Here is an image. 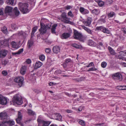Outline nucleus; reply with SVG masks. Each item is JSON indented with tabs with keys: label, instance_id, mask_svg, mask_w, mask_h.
<instances>
[{
	"label": "nucleus",
	"instance_id": "obj_19",
	"mask_svg": "<svg viewBox=\"0 0 126 126\" xmlns=\"http://www.w3.org/2000/svg\"><path fill=\"white\" fill-rule=\"evenodd\" d=\"M34 44L33 40L31 38L29 40L27 44V45L28 48H30Z\"/></svg>",
	"mask_w": 126,
	"mask_h": 126
},
{
	"label": "nucleus",
	"instance_id": "obj_34",
	"mask_svg": "<svg viewBox=\"0 0 126 126\" xmlns=\"http://www.w3.org/2000/svg\"><path fill=\"white\" fill-rule=\"evenodd\" d=\"M112 0H106L105 3L107 5H108L112 3Z\"/></svg>",
	"mask_w": 126,
	"mask_h": 126
},
{
	"label": "nucleus",
	"instance_id": "obj_55",
	"mask_svg": "<svg viewBox=\"0 0 126 126\" xmlns=\"http://www.w3.org/2000/svg\"><path fill=\"white\" fill-rule=\"evenodd\" d=\"M23 48L19 49V50L17 51L19 54H20L22 52H23Z\"/></svg>",
	"mask_w": 126,
	"mask_h": 126
},
{
	"label": "nucleus",
	"instance_id": "obj_38",
	"mask_svg": "<svg viewBox=\"0 0 126 126\" xmlns=\"http://www.w3.org/2000/svg\"><path fill=\"white\" fill-rule=\"evenodd\" d=\"M71 46L76 48H80V46L76 44H72Z\"/></svg>",
	"mask_w": 126,
	"mask_h": 126
},
{
	"label": "nucleus",
	"instance_id": "obj_4",
	"mask_svg": "<svg viewBox=\"0 0 126 126\" xmlns=\"http://www.w3.org/2000/svg\"><path fill=\"white\" fill-rule=\"evenodd\" d=\"M37 121L39 124H42V126H48L51 123L49 121H44L42 118L39 117L37 119Z\"/></svg>",
	"mask_w": 126,
	"mask_h": 126
},
{
	"label": "nucleus",
	"instance_id": "obj_35",
	"mask_svg": "<svg viewBox=\"0 0 126 126\" xmlns=\"http://www.w3.org/2000/svg\"><path fill=\"white\" fill-rule=\"evenodd\" d=\"M97 70V69L96 68L94 67H92L91 68H90L87 70L88 71H96Z\"/></svg>",
	"mask_w": 126,
	"mask_h": 126
},
{
	"label": "nucleus",
	"instance_id": "obj_33",
	"mask_svg": "<svg viewBox=\"0 0 126 126\" xmlns=\"http://www.w3.org/2000/svg\"><path fill=\"white\" fill-rule=\"evenodd\" d=\"M62 72V71L60 70H56L54 72L55 74L59 75V74H61Z\"/></svg>",
	"mask_w": 126,
	"mask_h": 126
},
{
	"label": "nucleus",
	"instance_id": "obj_48",
	"mask_svg": "<svg viewBox=\"0 0 126 126\" xmlns=\"http://www.w3.org/2000/svg\"><path fill=\"white\" fill-rule=\"evenodd\" d=\"M122 86H118L117 87V89L120 90H126V88H122Z\"/></svg>",
	"mask_w": 126,
	"mask_h": 126
},
{
	"label": "nucleus",
	"instance_id": "obj_21",
	"mask_svg": "<svg viewBox=\"0 0 126 126\" xmlns=\"http://www.w3.org/2000/svg\"><path fill=\"white\" fill-rule=\"evenodd\" d=\"M106 17L107 16L106 15H103L100 19V21L103 23H105L106 22Z\"/></svg>",
	"mask_w": 126,
	"mask_h": 126
},
{
	"label": "nucleus",
	"instance_id": "obj_42",
	"mask_svg": "<svg viewBox=\"0 0 126 126\" xmlns=\"http://www.w3.org/2000/svg\"><path fill=\"white\" fill-rule=\"evenodd\" d=\"M78 39L80 41L84 42V41L85 39V38L82 35H81V36H80V37H79V39Z\"/></svg>",
	"mask_w": 126,
	"mask_h": 126
},
{
	"label": "nucleus",
	"instance_id": "obj_46",
	"mask_svg": "<svg viewBox=\"0 0 126 126\" xmlns=\"http://www.w3.org/2000/svg\"><path fill=\"white\" fill-rule=\"evenodd\" d=\"M85 9H84V8L82 7H81L79 9V11L81 13L83 14V13L84 12V11Z\"/></svg>",
	"mask_w": 126,
	"mask_h": 126
},
{
	"label": "nucleus",
	"instance_id": "obj_10",
	"mask_svg": "<svg viewBox=\"0 0 126 126\" xmlns=\"http://www.w3.org/2000/svg\"><path fill=\"white\" fill-rule=\"evenodd\" d=\"M7 115L6 112L3 111L0 113V119H7Z\"/></svg>",
	"mask_w": 126,
	"mask_h": 126
},
{
	"label": "nucleus",
	"instance_id": "obj_64",
	"mask_svg": "<svg viewBox=\"0 0 126 126\" xmlns=\"http://www.w3.org/2000/svg\"><path fill=\"white\" fill-rule=\"evenodd\" d=\"M121 65L124 67H126V63H122Z\"/></svg>",
	"mask_w": 126,
	"mask_h": 126
},
{
	"label": "nucleus",
	"instance_id": "obj_57",
	"mask_svg": "<svg viewBox=\"0 0 126 126\" xmlns=\"http://www.w3.org/2000/svg\"><path fill=\"white\" fill-rule=\"evenodd\" d=\"M64 93L66 95L68 96L69 97L71 96V94L66 92H64Z\"/></svg>",
	"mask_w": 126,
	"mask_h": 126
},
{
	"label": "nucleus",
	"instance_id": "obj_51",
	"mask_svg": "<svg viewBox=\"0 0 126 126\" xmlns=\"http://www.w3.org/2000/svg\"><path fill=\"white\" fill-rule=\"evenodd\" d=\"M89 11L87 10L86 9H85L84 10V12L83 13V14H89Z\"/></svg>",
	"mask_w": 126,
	"mask_h": 126
},
{
	"label": "nucleus",
	"instance_id": "obj_5",
	"mask_svg": "<svg viewBox=\"0 0 126 126\" xmlns=\"http://www.w3.org/2000/svg\"><path fill=\"white\" fill-rule=\"evenodd\" d=\"M24 80V79L22 77H18L15 79L14 81L15 82L17 83L19 87H21L23 84V81Z\"/></svg>",
	"mask_w": 126,
	"mask_h": 126
},
{
	"label": "nucleus",
	"instance_id": "obj_50",
	"mask_svg": "<svg viewBox=\"0 0 126 126\" xmlns=\"http://www.w3.org/2000/svg\"><path fill=\"white\" fill-rule=\"evenodd\" d=\"M68 16H70L72 17H73L74 16L72 14V12L71 11H70L68 12Z\"/></svg>",
	"mask_w": 126,
	"mask_h": 126
},
{
	"label": "nucleus",
	"instance_id": "obj_1",
	"mask_svg": "<svg viewBox=\"0 0 126 126\" xmlns=\"http://www.w3.org/2000/svg\"><path fill=\"white\" fill-rule=\"evenodd\" d=\"M40 28L39 29V31L40 34L42 35H43L45 34L47 29H50L51 27V25L50 24H44L41 21H40Z\"/></svg>",
	"mask_w": 126,
	"mask_h": 126
},
{
	"label": "nucleus",
	"instance_id": "obj_62",
	"mask_svg": "<svg viewBox=\"0 0 126 126\" xmlns=\"http://www.w3.org/2000/svg\"><path fill=\"white\" fill-rule=\"evenodd\" d=\"M15 14L16 16H18L19 15V11H15Z\"/></svg>",
	"mask_w": 126,
	"mask_h": 126
},
{
	"label": "nucleus",
	"instance_id": "obj_7",
	"mask_svg": "<svg viewBox=\"0 0 126 126\" xmlns=\"http://www.w3.org/2000/svg\"><path fill=\"white\" fill-rule=\"evenodd\" d=\"M22 118V115L20 111H18V117L16 119V122L17 123L19 124L21 126H24L23 124L21 123Z\"/></svg>",
	"mask_w": 126,
	"mask_h": 126
},
{
	"label": "nucleus",
	"instance_id": "obj_41",
	"mask_svg": "<svg viewBox=\"0 0 126 126\" xmlns=\"http://www.w3.org/2000/svg\"><path fill=\"white\" fill-rule=\"evenodd\" d=\"M39 58L40 60L43 61L45 60V57L44 55H42L40 56Z\"/></svg>",
	"mask_w": 126,
	"mask_h": 126
},
{
	"label": "nucleus",
	"instance_id": "obj_63",
	"mask_svg": "<svg viewBox=\"0 0 126 126\" xmlns=\"http://www.w3.org/2000/svg\"><path fill=\"white\" fill-rule=\"evenodd\" d=\"M72 7L70 6H68L66 7V9L67 10L70 9Z\"/></svg>",
	"mask_w": 126,
	"mask_h": 126
},
{
	"label": "nucleus",
	"instance_id": "obj_32",
	"mask_svg": "<svg viewBox=\"0 0 126 126\" xmlns=\"http://www.w3.org/2000/svg\"><path fill=\"white\" fill-rule=\"evenodd\" d=\"M115 14L114 12H110L108 14V17L109 18L112 17Z\"/></svg>",
	"mask_w": 126,
	"mask_h": 126
},
{
	"label": "nucleus",
	"instance_id": "obj_60",
	"mask_svg": "<svg viewBox=\"0 0 126 126\" xmlns=\"http://www.w3.org/2000/svg\"><path fill=\"white\" fill-rule=\"evenodd\" d=\"M15 122L14 121H10V125L11 126H12L14 124Z\"/></svg>",
	"mask_w": 126,
	"mask_h": 126
},
{
	"label": "nucleus",
	"instance_id": "obj_39",
	"mask_svg": "<svg viewBox=\"0 0 126 126\" xmlns=\"http://www.w3.org/2000/svg\"><path fill=\"white\" fill-rule=\"evenodd\" d=\"M119 54L123 56L126 55V50L120 51L119 52Z\"/></svg>",
	"mask_w": 126,
	"mask_h": 126
},
{
	"label": "nucleus",
	"instance_id": "obj_6",
	"mask_svg": "<svg viewBox=\"0 0 126 126\" xmlns=\"http://www.w3.org/2000/svg\"><path fill=\"white\" fill-rule=\"evenodd\" d=\"M112 78L115 80L120 81L122 79L121 75L118 73L114 74L112 76Z\"/></svg>",
	"mask_w": 126,
	"mask_h": 126
},
{
	"label": "nucleus",
	"instance_id": "obj_52",
	"mask_svg": "<svg viewBox=\"0 0 126 126\" xmlns=\"http://www.w3.org/2000/svg\"><path fill=\"white\" fill-rule=\"evenodd\" d=\"M65 61L66 63H68L69 62H71L72 61L69 59H67L65 60Z\"/></svg>",
	"mask_w": 126,
	"mask_h": 126
},
{
	"label": "nucleus",
	"instance_id": "obj_26",
	"mask_svg": "<svg viewBox=\"0 0 126 126\" xmlns=\"http://www.w3.org/2000/svg\"><path fill=\"white\" fill-rule=\"evenodd\" d=\"M100 13L99 10L98 9H94L92 11V13L95 14L96 15H98Z\"/></svg>",
	"mask_w": 126,
	"mask_h": 126
},
{
	"label": "nucleus",
	"instance_id": "obj_14",
	"mask_svg": "<svg viewBox=\"0 0 126 126\" xmlns=\"http://www.w3.org/2000/svg\"><path fill=\"white\" fill-rule=\"evenodd\" d=\"M7 51L6 50H2L0 51V57L3 58L7 55Z\"/></svg>",
	"mask_w": 126,
	"mask_h": 126
},
{
	"label": "nucleus",
	"instance_id": "obj_12",
	"mask_svg": "<svg viewBox=\"0 0 126 126\" xmlns=\"http://www.w3.org/2000/svg\"><path fill=\"white\" fill-rule=\"evenodd\" d=\"M60 47L57 46H54L53 48V52L56 54H58L60 53Z\"/></svg>",
	"mask_w": 126,
	"mask_h": 126
},
{
	"label": "nucleus",
	"instance_id": "obj_43",
	"mask_svg": "<svg viewBox=\"0 0 126 126\" xmlns=\"http://www.w3.org/2000/svg\"><path fill=\"white\" fill-rule=\"evenodd\" d=\"M98 4L100 6L102 7L104 5V3L103 1L100 0Z\"/></svg>",
	"mask_w": 126,
	"mask_h": 126
},
{
	"label": "nucleus",
	"instance_id": "obj_25",
	"mask_svg": "<svg viewBox=\"0 0 126 126\" xmlns=\"http://www.w3.org/2000/svg\"><path fill=\"white\" fill-rule=\"evenodd\" d=\"M108 49L111 55H114L116 53L114 50L110 47L109 46L108 47Z\"/></svg>",
	"mask_w": 126,
	"mask_h": 126
},
{
	"label": "nucleus",
	"instance_id": "obj_20",
	"mask_svg": "<svg viewBox=\"0 0 126 126\" xmlns=\"http://www.w3.org/2000/svg\"><path fill=\"white\" fill-rule=\"evenodd\" d=\"M18 34L19 36H21L24 38H25L26 37V34L22 31L19 32Z\"/></svg>",
	"mask_w": 126,
	"mask_h": 126
},
{
	"label": "nucleus",
	"instance_id": "obj_15",
	"mask_svg": "<svg viewBox=\"0 0 126 126\" xmlns=\"http://www.w3.org/2000/svg\"><path fill=\"white\" fill-rule=\"evenodd\" d=\"M92 18L91 17H89L87 18L86 21H83V23L86 26H89L91 22Z\"/></svg>",
	"mask_w": 126,
	"mask_h": 126
},
{
	"label": "nucleus",
	"instance_id": "obj_23",
	"mask_svg": "<svg viewBox=\"0 0 126 126\" xmlns=\"http://www.w3.org/2000/svg\"><path fill=\"white\" fill-rule=\"evenodd\" d=\"M57 26V24H55L52 26L51 29V32L53 34H55L56 33L55 30Z\"/></svg>",
	"mask_w": 126,
	"mask_h": 126
},
{
	"label": "nucleus",
	"instance_id": "obj_27",
	"mask_svg": "<svg viewBox=\"0 0 126 126\" xmlns=\"http://www.w3.org/2000/svg\"><path fill=\"white\" fill-rule=\"evenodd\" d=\"M11 44L13 47L17 49L19 47L18 46L17 44L14 41H13L11 43Z\"/></svg>",
	"mask_w": 126,
	"mask_h": 126
},
{
	"label": "nucleus",
	"instance_id": "obj_61",
	"mask_svg": "<svg viewBox=\"0 0 126 126\" xmlns=\"http://www.w3.org/2000/svg\"><path fill=\"white\" fill-rule=\"evenodd\" d=\"M105 124L104 123H99V124H96L95 125L96 126H97L98 125H99L100 126H103V125H104Z\"/></svg>",
	"mask_w": 126,
	"mask_h": 126
},
{
	"label": "nucleus",
	"instance_id": "obj_44",
	"mask_svg": "<svg viewBox=\"0 0 126 126\" xmlns=\"http://www.w3.org/2000/svg\"><path fill=\"white\" fill-rule=\"evenodd\" d=\"M79 123L80 125L82 126H84L85 125L84 122L82 120L79 121Z\"/></svg>",
	"mask_w": 126,
	"mask_h": 126
},
{
	"label": "nucleus",
	"instance_id": "obj_13",
	"mask_svg": "<svg viewBox=\"0 0 126 126\" xmlns=\"http://www.w3.org/2000/svg\"><path fill=\"white\" fill-rule=\"evenodd\" d=\"M81 35L82 34L77 31H75L74 32L73 37L75 39H78L79 37H80Z\"/></svg>",
	"mask_w": 126,
	"mask_h": 126
},
{
	"label": "nucleus",
	"instance_id": "obj_17",
	"mask_svg": "<svg viewBox=\"0 0 126 126\" xmlns=\"http://www.w3.org/2000/svg\"><path fill=\"white\" fill-rule=\"evenodd\" d=\"M71 35L70 34L68 33H64L62 35V39H66L68 38Z\"/></svg>",
	"mask_w": 126,
	"mask_h": 126
},
{
	"label": "nucleus",
	"instance_id": "obj_45",
	"mask_svg": "<svg viewBox=\"0 0 126 126\" xmlns=\"http://www.w3.org/2000/svg\"><path fill=\"white\" fill-rule=\"evenodd\" d=\"M62 21L65 23H70L71 22L70 21L65 19H64L63 20H62Z\"/></svg>",
	"mask_w": 126,
	"mask_h": 126
},
{
	"label": "nucleus",
	"instance_id": "obj_58",
	"mask_svg": "<svg viewBox=\"0 0 126 126\" xmlns=\"http://www.w3.org/2000/svg\"><path fill=\"white\" fill-rule=\"evenodd\" d=\"M7 63V61L5 60L3 61L2 62V64L4 65H5Z\"/></svg>",
	"mask_w": 126,
	"mask_h": 126
},
{
	"label": "nucleus",
	"instance_id": "obj_31",
	"mask_svg": "<svg viewBox=\"0 0 126 126\" xmlns=\"http://www.w3.org/2000/svg\"><path fill=\"white\" fill-rule=\"evenodd\" d=\"M14 0H6V3L8 5H12L14 4Z\"/></svg>",
	"mask_w": 126,
	"mask_h": 126
},
{
	"label": "nucleus",
	"instance_id": "obj_47",
	"mask_svg": "<svg viewBox=\"0 0 126 126\" xmlns=\"http://www.w3.org/2000/svg\"><path fill=\"white\" fill-rule=\"evenodd\" d=\"M2 74L5 76H6L7 74L8 73L7 71L3 70L2 72Z\"/></svg>",
	"mask_w": 126,
	"mask_h": 126
},
{
	"label": "nucleus",
	"instance_id": "obj_22",
	"mask_svg": "<svg viewBox=\"0 0 126 126\" xmlns=\"http://www.w3.org/2000/svg\"><path fill=\"white\" fill-rule=\"evenodd\" d=\"M56 119L60 121H62V116L60 114L56 113Z\"/></svg>",
	"mask_w": 126,
	"mask_h": 126
},
{
	"label": "nucleus",
	"instance_id": "obj_49",
	"mask_svg": "<svg viewBox=\"0 0 126 126\" xmlns=\"http://www.w3.org/2000/svg\"><path fill=\"white\" fill-rule=\"evenodd\" d=\"M51 50L49 48H46L45 49L46 52L47 53H50Z\"/></svg>",
	"mask_w": 126,
	"mask_h": 126
},
{
	"label": "nucleus",
	"instance_id": "obj_37",
	"mask_svg": "<svg viewBox=\"0 0 126 126\" xmlns=\"http://www.w3.org/2000/svg\"><path fill=\"white\" fill-rule=\"evenodd\" d=\"M85 79V77H81L79 78H78V82H80L82 81H84Z\"/></svg>",
	"mask_w": 126,
	"mask_h": 126
},
{
	"label": "nucleus",
	"instance_id": "obj_30",
	"mask_svg": "<svg viewBox=\"0 0 126 126\" xmlns=\"http://www.w3.org/2000/svg\"><path fill=\"white\" fill-rule=\"evenodd\" d=\"M28 113L29 115L32 116H33L35 115V112L32 111V110H28Z\"/></svg>",
	"mask_w": 126,
	"mask_h": 126
},
{
	"label": "nucleus",
	"instance_id": "obj_56",
	"mask_svg": "<svg viewBox=\"0 0 126 126\" xmlns=\"http://www.w3.org/2000/svg\"><path fill=\"white\" fill-rule=\"evenodd\" d=\"M122 31L124 33L126 34V28H123L121 29Z\"/></svg>",
	"mask_w": 126,
	"mask_h": 126
},
{
	"label": "nucleus",
	"instance_id": "obj_3",
	"mask_svg": "<svg viewBox=\"0 0 126 126\" xmlns=\"http://www.w3.org/2000/svg\"><path fill=\"white\" fill-rule=\"evenodd\" d=\"M13 102L14 103L20 105L22 103V98L20 97L18 94H16L14 97L13 99Z\"/></svg>",
	"mask_w": 126,
	"mask_h": 126
},
{
	"label": "nucleus",
	"instance_id": "obj_24",
	"mask_svg": "<svg viewBox=\"0 0 126 126\" xmlns=\"http://www.w3.org/2000/svg\"><path fill=\"white\" fill-rule=\"evenodd\" d=\"M12 8L11 7L7 6L5 8V12L6 13H10L12 12Z\"/></svg>",
	"mask_w": 126,
	"mask_h": 126
},
{
	"label": "nucleus",
	"instance_id": "obj_8",
	"mask_svg": "<svg viewBox=\"0 0 126 126\" xmlns=\"http://www.w3.org/2000/svg\"><path fill=\"white\" fill-rule=\"evenodd\" d=\"M96 29L97 30H101L104 33L109 34L110 33V31L107 28L102 26L97 27Z\"/></svg>",
	"mask_w": 126,
	"mask_h": 126
},
{
	"label": "nucleus",
	"instance_id": "obj_16",
	"mask_svg": "<svg viewBox=\"0 0 126 126\" xmlns=\"http://www.w3.org/2000/svg\"><path fill=\"white\" fill-rule=\"evenodd\" d=\"M27 69V67L24 66H22L20 69V73L23 75H24Z\"/></svg>",
	"mask_w": 126,
	"mask_h": 126
},
{
	"label": "nucleus",
	"instance_id": "obj_59",
	"mask_svg": "<svg viewBox=\"0 0 126 126\" xmlns=\"http://www.w3.org/2000/svg\"><path fill=\"white\" fill-rule=\"evenodd\" d=\"M26 62L27 64H30L31 63V61L30 59H28L26 60Z\"/></svg>",
	"mask_w": 126,
	"mask_h": 126
},
{
	"label": "nucleus",
	"instance_id": "obj_9",
	"mask_svg": "<svg viewBox=\"0 0 126 126\" xmlns=\"http://www.w3.org/2000/svg\"><path fill=\"white\" fill-rule=\"evenodd\" d=\"M9 39H5L0 41V44L1 45V47H3L4 46H9Z\"/></svg>",
	"mask_w": 126,
	"mask_h": 126
},
{
	"label": "nucleus",
	"instance_id": "obj_40",
	"mask_svg": "<svg viewBox=\"0 0 126 126\" xmlns=\"http://www.w3.org/2000/svg\"><path fill=\"white\" fill-rule=\"evenodd\" d=\"M107 65V63L105 62H103L101 63V66L103 68H105L106 66Z\"/></svg>",
	"mask_w": 126,
	"mask_h": 126
},
{
	"label": "nucleus",
	"instance_id": "obj_2",
	"mask_svg": "<svg viewBox=\"0 0 126 126\" xmlns=\"http://www.w3.org/2000/svg\"><path fill=\"white\" fill-rule=\"evenodd\" d=\"M28 4L26 3H19L18 4L19 8L20 11L23 14H25L29 12L28 9Z\"/></svg>",
	"mask_w": 126,
	"mask_h": 126
},
{
	"label": "nucleus",
	"instance_id": "obj_36",
	"mask_svg": "<svg viewBox=\"0 0 126 126\" xmlns=\"http://www.w3.org/2000/svg\"><path fill=\"white\" fill-rule=\"evenodd\" d=\"M61 17L64 19H67L66 17V15L65 13L64 12L61 15Z\"/></svg>",
	"mask_w": 126,
	"mask_h": 126
},
{
	"label": "nucleus",
	"instance_id": "obj_11",
	"mask_svg": "<svg viewBox=\"0 0 126 126\" xmlns=\"http://www.w3.org/2000/svg\"><path fill=\"white\" fill-rule=\"evenodd\" d=\"M7 100L5 98L0 96V104L5 105L7 104Z\"/></svg>",
	"mask_w": 126,
	"mask_h": 126
},
{
	"label": "nucleus",
	"instance_id": "obj_53",
	"mask_svg": "<svg viewBox=\"0 0 126 126\" xmlns=\"http://www.w3.org/2000/svg\"><path fill=\"white\" fill-rule=\"evenodd\" d=\"M37 29V27H34L32 29V32L34 33L36 31Z\"/></svg>",
	"mask_w": 126,
	"mask_h": 126
},
{
	"label": "nucleus",
	"instance_id": "obj_29",
	"mask_svg": "<svg viewBox=\"0 0 126 126\" xmlns=\"http://www.w3.org/2000/svg\"><path fill=\"white\" fill-rule=\"evenodd\" d=\"M1 31L5 34H7L8 33L7 29L6 27L5 26H4L3 28H2Z\"/></svg>",
	"mask_w": 126,
	"mask_h": 126
},
{
	"label": "nucleus",
	"instance_id": "obj_28",
	"mask_svg": "<svg viewBox=\"0 0 126 126\" xmlns=\"http://www.w3.org/2000/svg\"><path fill=\"white\" fill-rule=\"evenodd\" d=\"M88 45L89 46H94L95 45V43L92 40H89L88 42Z\"/></svg>",
	"mask_w": 126,
	"mask_h": 126
},
{
	"label": "nucleus",
	"instance_id": "obj_54",
	"mask_svg": "<svg viewBox=\"0 0 126 126\" xmlns=\"http://www.w3.org/2000/svg\"><path fill=\"white\" fill-rule=\"evenodd\" d=\"M94 64L93 63V62H92L90 63L89 65L87 66V67H90L91 66H94Z\"/></svg>",
	"mask_w": 126,
	"mask_h": 126
},
{
	"label": "nucleus",
	"instance_id": "obj_18",
	"mask_svg": "<svg viewBox=\"0 0 126 126\" xmlns=\"http://www.w3.org/2000/svg\"><path fill=\"white\" fill-rule=\"evenodd\" d=\"M43 64L42 63L39 61L37 62L35 65L34 68L35 69L40 67Z\"/></svg>",
	"mask_w": 126,
	"mask_h": 126
}]
</instances>
